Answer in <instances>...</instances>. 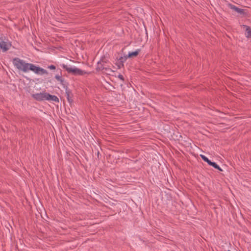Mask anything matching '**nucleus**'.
<instances>
[{"label": "nucleus", "mask_w": 251, "mask_h": 251, "mask_svg": "<svg viewBox=\"0 0 251 251\" xmlns=\"http://www.w3.org/2000/svg\"><path fill=\"white\" fill-rule=\"evenodd\" d=\"M12 62L17 69L25 73L31 71L37 75L48 74L46 70L33 64L26 63L18 57L14 58Z\"/></svg>", "instance_id": "1"}, {"label": "nucleus", "mask_w": 251, "mask_h": 251, "mask_svg": "<svg viewBox=\"0 0 251 251\" xmlns=\"http://www.w3.org/2000/svg\"><path fill=\"white\" fill-rule=\"evenodd\" d=\"M60 66L63 69H65L68 74L74 75H83L85 74H89L90 73V72H86L76 67H69L64 64H60Z\"/></svg>", "instance_id": "2"}, {"label": "nucleus", "mask_w": 251, "mask_h": 251, "mask_svg": "<svg viewBox=\"0 0 251 251\" xmlns=\"http://www.w3.org/2000/svg\"><path fill=\"white\" fill-rule=\"evenodd\" d=\"M228 7L237 12L240 16L244 17L248 16L249 14L247 9L240 8L231 3H228Z\"/></svg>", "instance_id": "3"}, {"label": "nucleus", "mask_w": 251, "mask_h": 251, "mask_svg": "<svg viewBox=\"0 0 251 251\" xmlns=\"http://www.w3.org/2000/svg\"><path fill=\"white\" fill-rule=\"evenodd\" d=\"M48 94V93L45 91L39 93L32 94L31 96L34 100L39 101H41L47 100Z\"/></svg>", "instance_id": "4"}, {"label": "nucleus", "mask_w": 251, "mask_h": 251, "mask_svg": "<svg viewBox=\"0 0 251 251\" xmlns=\"http://www.w3.org/2000/svg\"><path fill=\"white\" fill-rule=\"evenodd\" d=\"M12 46L11 42H6L3 41L0 42V49L2 50V52L7 51Z\"/></svg>", "instance_id": "5"}, {"label": "nucleus", "mask_w": 251, "mask_h": 251, "mask_svg": "<svg viewBox=\"0 0 251 251\" xmlns=\"http://www.w3.org/2000/svg\"><path fill=\"white\" fill-rule=\"evenodd\" d=\"M65 89V94L67 97V100L68 102L71 104L73 102V100L72 99V97H73V94L71 90L69 89V88H66Z\"/></svg>", "instance_id": "6"}, {"label": "nucleus", "mask_w": 251, "mask_h": 251, "mask_svg": "<svg viewBox=\"0 0 251 251\" xmlns=\"http://www.w3.org/2000/svg\"><path fill=\"white\" fill-rule=\"evenodd\" d=\"M242 27L245 29V36L247 38H251V27L243 25Z\"/></svg>", "instance_id": "7"}, {"label": "nucleus", "mask_w": 251, "mask_h": 251, "mask_svg": "<svg viewBox=\"0 0 251 251\" xmlns=\"http://www.w3.org/2000/svg\"><path fill=\"white\" fill-rule=\"evenodd\" d=\"M47 100L50 101H54L57 103L59 102V98L57 96L52 95L49 93L47 95Z\"/></svg>", "instance_id": "8"}, {"label": "nucleus", "mask_w": 251, "mask_h": 251, "mask_svg": "<svg viewBox=\"0 0 251 251\" xmlns=\"http://www.w3.org/2000/svg\"><path fill=\"white\" fill-rule=\"evenodd\" d=\"M141 51V49H137L134 51L129 52L127 54V57L129 58H133L136 57Z\"/></svg>", "instance_id": "9"}, {"label": "nucleus", "mask_w": 251, "mask_h": 251, "mask_svg": "<svg viewBox=\"0 0 251 251\" xmlns=\"http://www.w3.org/2000/svg\"><path fill=\"white\" fill-rule=\"evenodd\" d=\"M104 69V67L103 66V64L99 61L97 63V66L96 68L97 72H99L100 71L103 70Z\"/></svg>", "instance_id": "10"}, {"label": "nucleus", "mask_w": 251, "mask_h": 251, "mask_svg": "<svg viewBox=\"0 0 251 251\" xmlns=\"http://www.w3.org/2000/svg\"><path fill=\"white\" fill-rule=\"evenodd\" d=\"M211 166H212L214 168L218 170L220 172H223V169L215 162H213L211 163Z\"/></svg>", "instance_id": "11"}, {"label": "nucleus", "mask_w": 251, "mask_h": 251, "mask_svg": "<svg viewBox=\"0 0 251 251\" xmlns=\"http://www.w3.org/2000/svg\"><path fill=\"white\" fill-rule=\"evenodd\" d=\"M59 82H60L61 84L63 86V88L64 89H66V88H68L69 84L65 80L64 78H62L61 79V81H59Z\"/></svg>", "instance_id": "12"}, {"label": "nucleus", "mask_w": 251, "mask_h": 251, "mask_svg": "<svg viewBox=\"0 0 251 251\" xmlns=\"http://www.w3.org/2000/svg\"><path fill=\"white\" fill-rule=\"evenodd\" d=\"M59 70L60 71V75H56L54 76V78L58 81H61V79L63 78L62 75V71L60 69H58L57 70Z\"/></svg>", "instance_id": "13"}, {"label": "nucleus", "mask_w": 251, "mask_h": 251, "mask_svg": "<svg viewBox=\"0 0 251 251\" xmlns=\"http://www.w3.org/2000/svg\"><path fill=\"white\" fill-rule=\"evenodd\" d=\"M116 65L117 66L118 69H121L122 67H124V63L122 62V61L119 60V59H118L117 61L115 63Z\"/></svg>", "instance_id": "14"}, {"label": "nucleus", "mask_w": 251, "mask_h": 251, "mask_svg": "<svg viewBox=\"0 0 251 251\" xmlns=\"http://www.w3.org/2000/svg\"><path fill=\"white\" fill-rule=\"evenodd\" d=\"M100 61L102 63H106L108 62V60L105 58V56H102Z\"/></svg>", "instance_id": "15"}, {"label": "nucleus", "mask_w": 251, "mask_h": 251, "mask_svg": "<svg viewBox=\"0 0 251 251\" xmlns=\"http://www.w3.org/2000/svg\"><path fill=\"white\" fill-rule=\"evenodd\" d=\"M47 68L51 70H55L56 69V66L54 65H49Z\"/></svg>", "instance_id": "16"}, {"label": "nucleus", "mask_w": 251, "mask_h": 251, "mask_svg": "<svg viewBox=\"0 0 251 251\" xmlns=\"http://www.w3.org/2000/svg\"><path fill=\"white\" fill-rule=\"evenodd\" d=\"M200 157H201V158L205 162L206 161H207V160H208V158L205 156L204 155H203V154H200Z\"/></svg>", "instance_id": "17"}, {"label": "nucleus", "mask_w": 251, "mask_h": 251, "mask_svg": "<svg viewBox=\"0 0 251 251\" xmlns=\"http://www.w3.org/2000/svg\"><path fill=\"white\" fill-rule=\"evenodd\" d=\"M118 77L121 80L124 81V77L123 75L119 74L118 76Z\"/></svg>", "instance_id": "18"}, {"label": "nucleus", "mask_w": 251, "mask_h": 251, "mask_svg": "<svg viewBox=\"0 0 251 251\" xmlns=\"http://www.w3.org/2000/svg\"><path fill=\"white\" fill-rule=\"evenodd\" d=\"M205 162H206L210 166L213 162L208 158V160H207V161H206Z\"/></svg>", "instance_id": "19"}, {"label": "nucleus", "mask_w": 251, "mask_h": 251, "mask_svg": "<svg viewBox=\"0 0 251 251\" xmlns=\"http://www.w3.org/2000/svg\"><path fill=\"white\" fill-rule=\"evenodd\" d=\"M97 154V158H96V159L99 160L100 158V156H101V155L100 154V151H98Z\"/></svg>", "instance_id": "20"}, {"label": "nucleus", "mask_w": 251, "mask_h": 251, "mask_svg": "<svg viewBox=\"0 0 251 251\" xmlns=\"http://www.w3.org/2000/svg\"><path fill=\"white\" fill-rule=\"evenodd\" d=\"M119 60L120 61H122V62L124 63L126 60H125L124 59V57L123 56H121L120 58H119Z\"/></svg>", "instance_id": "21"}, {"label": "nucleus", "mask_w": 251, "mask_h": 251, "mask_svg": "<svg viewBox=\"0 0 251 251\" xmlns=\"http://www.w3.org/2000/svg\"><path fill=\"white\" fill-rule=\"evenodd\" d=\"M104 70H105V71H111V72H113V71L110 68H109L104 67Z\"/></svg>", "instance_id": "22"}, {"label": "nucleus", "mask_w": 251, "mask_h": 251, "mask_svg": "<svg viewBox=\"0 0 251 251\" xmlns=\"http://www.w3.org/2000/svg\"><path fill=\"white\" fill-rule=\"evenodd\" d=\"M125 60H126L127 58H129V57H127V55H124L123 56Z\"/></svg>", "instance_id": "23"}, {"label": "nucleus", "mask_w": 251, "mask_h": 251, "mask_svg": "<svg viewBox=\"0 0 251 251\" xmlns=\"http://www.w3.org/2000/svg\"><path fill=\"white\" fill-rule=\"evenodd\" d=\"M227 251H230V250H228Z\"/></svg>", "instance_id": "24"}]
</instances>
